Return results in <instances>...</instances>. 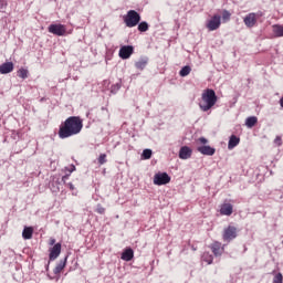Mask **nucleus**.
<instances>
[{"instance_id": "nucleus-1", "label": "nucleus", "mask_w": 283, "mask_h": 283, "mask_svg": "<svg viewBox=\"0 0 283 283\" xmlns=\"http://www.w3.org/2000/svg\"><path fill=\"white\" fill-rule=\"evenodd\" d=\"M83 129V119L78 116H71L65 119V122L60 126L59 138L65 139L71 138V136H76L81 134Z\"/></svg>"}, {"instance_id": "nucleus-2", "label": "nucleus", "mask_w": 283, "mask_h": 283, "mask_svg": "<svg viewBox=\"0 0 283 283\" xmlns=\"http://www.w3.org/2000/svg\"><path fill=\"white\" fill-rule=\"evenodd\" d=\"M216 103H218V95H216V91L208 88L201 95L199 108L201 112H209V109H211Z\"/></svg>"}, {"instance_id": "nucleus-3", "label": "nucleus", "mask_w": 283, "mask_h": 283, "mask_svg": "<svg viewBox=\"0 0 283 283\" xmlns=\"http://www.w3.org/2000/svg\"><path fill=\"white\" fill-rule=\"evenodd\" d=\"M124 23L126 28H136L140 23V13L136 10H129L126 15H124Z\"/></svg>"}, {"instance_id": "nucleus-4", "label": "nucleus", "mask_w": 283, "mask_h": 283, "mask_svg": "<svg viewBox=\"0 0 283 283\" xmlns=\"http://www.w3.org/2000/svg\"><path fill=\"white\" fill-rule=\"evenodd\" d=\"M260 17H262V12H256V13L255 12H251V13H248L243 18V23L248 28H255V25L258 23V19H260Z\"/></svg>"}, {"instance_id": "nucleus-5", "label": "nucleus", "mask_w": 283, "mask_h": 283, "mask_svg": "<svg viewBox=\"0 0 283 283\" xmlns=\"http://www.w3.org/2000/svg\"><path fill=\"white\" fill-rule=\"evenodd\" d=\"M238 238V228L229 226L223 230L222 239L224 242H231Z\"/></svg>"}, {"instance_id": "nucleus-6", "label": "nucleus", "mask_w": 283, "mask_h": 283, "mask_svg": "<svg viewBox=\"0 0 283 283\" xmlns=\"http://www.w3.org/2000/svg\"><path fill=\"white\" fill-rule=\"evenodd\" d=\"M171 182V177L167 172H157L154 176V185L161 187L163 185H169Z\"/></svg>"}, {"instance_id": "nucleus-7", "label": "nucleus", "mask_w": 283, "mask_h": 283, "mask_svg": "<svg viewBox=\"0 0 283 283\" xmlns=\"http://www.w3.org/2000/svg\"><path fill=\"white\" fill-rule=\"evenodd\" d=\"M221 24H222V17L213 15L210 20L207 21L206 28L209 30V32H213L218 30Z\"/></svg>"}, {"instance_id": "nucleus-8", "label": "nucleus", "mask_w": 283, "mask_h": 283, "mask_svg": "<svg viewBox=\"0 0 283 283\" xmlns=\"http://www.w3.org/2000/svg\"><path fill=\"white\" fill-rule=\"evenodd\" d=\"M49 32L55 36H65L67 29L64 24H51L49 25Z\"/></svg>"}, {"instance_id": "nucleus-9", "label": "nucleus", "mask_w": 283, "mask_h": 283, "mask_svg": "<svg viewBox=\"0 0 283 283\" xmlns=\"http://www.w3.org/2000/svg\"><path fill=\"white\" fill-rule=\"evenodd\" d=\"M134 54V46L132 45H124L119 49V56L123 60L129 59Z\"/></svg>"}, {"instance_id": "nucleus-10", "label": "nucleus", "mask_w": 283, "mask_h": 283, "mask_svg": "<svg viewBox=\"0 0 283 283\" xmlns=\"http://www.w3.org/2000/svg\"><path fill=\"white\" fill-rule=\"evenodd\" d=\"M60 255H61V243H56L51 248L49 258L51 262H54V260H56V258H59Z\"/></svg>"}, {"instance_id": "nucleus-11", "label": "nucleus", "mask_w": 283, "mask_h": 283, "mask_svg": "<svg viewBox=\"0 0 283 283\" xmlns=\"http://www.w3.org/2000/svg\"><path fill=\"white\" fill-rule=\"evenodd\" d=\"M192 150L189 146H182L179 150V158L181 160H189L191 158Z\"/></svg>"}, {"instance_id": "nucleus-12", "label": "nucleus", "mask_w": 283, "mask_h": 283, "mask_svg": "<svg viewBox=\"0 0 283 283\" xmlns=\"http://www.w3.org/2000/svg\"><path fill=\"white\" fill-rule=\"evenodd\" d=\"M197 151L203 156H213V154H216V148L211 146H199L197 147Z\"/></svg>"}, {"instance_id": "nucleus-13", "label": "nucleus", "mask_w": 283, "mask_h": 283, "mask_svg": "<svg viewBox=\"0 0 283 283\" xmlns=\"http://www.w3.org/2000/svg\"><path fill=\"white\" fill-rule=\"evenodd\" d=\"M14 70V63L12 62H6L0 65V74H10V72H13Z\"/></svg>"}, {"instance_id": "nucleus-14", "label": "nucleus", "mask_w": 283, "mask_h": 283, "mask_svg": "<svg viewBox=\"0 0 283 283\" xmlns=\"http://www.w3.org/2000/svg\"><path fill=\"white\" fill-rule=\"evenodd\" d=\"M122 260H124V262H132V260H134V250L132 248L124 250L122 253Z\"/></svg>"}, {"instance_id": "nucleus-15", "label": "nucleus", "mask_w": 283, "mask_h": 283, "mask_svg": "<svg viewBox=\"0 0 283 283\" xmlns=\"http://www.w3.org/2000/svg\"><path fill=\"white\" fill-rule=\"evenodd\" d=\"M221 216H231L233 213V205L231 203H223L220 208Z\"/></svg>"}, {"instance_id": "nucleus-16", "label": "nucleus", "mask_w": 283, "mask_h": 283, "mask_svg": "<svg viewBox=\"0 0 283 283\" xmlns=\"http://www.w3.org/2000/svg\"><path fill=\"white\" fill-rule=\"evenodd\" d=\"M67 264V256L63 260H61L57 265L54 268L53 273L54 275H59L61 271L65 269V265Z\"/></svg>"}, {"instance_id": "nucleus-17", "label": "nucleus", "mask_w": 283, "mask_h": 283, "mask_svg": "<svg viewBox=\"0 0 283 283\" xmlns=\"http://www.w3.org/2000/svg\"><path fill=\"white\" fill-rule=\"evenodd\" d=\"M240 145V139L235 135H231L229 143H228V149H235Z\"/></svg>"}, {"instance_id": "nucleus-18", "label": "nucleus", "mask_w": 283, "mask_h": 283, "mask_svg": "<svg viewBox=\"0 0 283 283\" xmlns=\"http://www.w3.org/2000/svg\"><path fill=\"white\" fill-rule=\"evenodd\" d=\"M33 233H34V229H32V227H24L22 231L23 240H32Z\"/></svg>"}, {"instance_id": "nucleus-19", "label": "nucleus", "mask_w": 283, "mask_h": 283, "mask_svg": "<svg viewBox=\"0 0 283 283\" xmlns=\"http://www.w3.org/2000/svg\"><path fill=\"white\" fill-rule=\"evenodd\" d=\"M258 125V117L255 116H250L245 119V126L251 129Z\"/></svg>"}, {"instance_id": "nucleus-20", "label": "nucleus", "mask_w": 283, "mask_h": 283, "mask_svg": "<svg viewBox=\"0 0 283 283\" xmlns=\"http://www.w3.org/2000/svg\"><path fill=\"white\" fill-rule=\"evenodd\" d=\"M272 30H273L274 36H276V38L283 36V25L282 24H274L272 27Z\"/></svg>"}, {"instance_id": "nucleus-21", "label": "nucleus", "mask_w": 283, "mask_h": 283, "mask_svg": "<svg viewBox=\"0 0 283 283\" xmlns=\"http://www.w3.org/2000/svg\"><path fill=\"white\" fill-rule=\"evenodd\" d=\"M212 253L218 256V255H222V245L219 242H216L212 244Z\"/></svg>"}, {"instance_id": "nucleus-22", "label": "nucleus", "mask_w": 283, "mask_h": 283, "mask_svg": "<svg viewBox=\"0 0 283 283\" xmlns=\"http://www.w3.org/2000/svg\"><path fill=\"white\" fill-rule=\"evenodd\" d=\"M135 67L137 70H144L145 67H147V59L145 57L139 59V61L135 63Z\"/></svg>"}, {"instance_id": "nucleus-23", "label": "nucleus", "mask_w": 283, "mask_h": 283, "mask_svg": "<svg viewBox=\"0 0 283 283\" xmlns=\"http://www.w3.org/2000/svg\"><path fill=\"white\" fill-rule=\"evenodd\" d=\"M189 74H191V66L189 65L184 66L179 72V76H182V77L189 76Z\"/></svg>"}, {"instance_id": "nucleus-24", "label": "nucleus", "mask_w": 283, "mask_h": 283, "mask_svg": "<svg viewBox=\"0 0 283 283\" xmlns=\"http://www.w3.org/2000/svg\"><path fill=\"white\" fill-rule=\"evenodd\" d=\"M149 30V23L143 21L138 23V31L139 32H147Z\"/></svg>"}, {"instance_id": "nucleus-25", "label": "nucleus", "mask_w": 283, "mask_h": 283, "mask_svg": "<svg viewBox=\"0 0 283 283\" xmlns=\"http://www.w3.org/2000/svg\"><path fill=\"white\" fill-rule=\"evenodd\" d=\"M18 76H19V78H23V80L28 78V70L27 69H20L18 71Z\"/></svg>"}, {"instance_id": "nucleus-26", "label": "nucleus", "mask_w": 283, "mask_h": 283, "mask_svg": "<svg viewBox=\"0 0 283 283\" xmlns=\"http://www.w3.org/2000/svg\"><path fill=\"white\" fill-rule=\"evenodd\" d=\"M151 149H144L142 156L144 160H149V158H151Z\"/></svg>"}, {"instance_id": "nucleus-27", "label": "nucleus", "mask_w": 283, "mask_h": 283, "mask_svg": "<svg viewBox=\"0 0 283 283\" xmlns=\"http://www.w3.org/2000/svg\"><path fill=\"white\" fill-rule=\"evenodd\" d=\"M273 283H283L282 273L279 272L277 274L274 275Z\"/></svg>"}, {"instance_id": "nucleus-28", "label": "nucleus", "mask_w": 283, "mask_h": 283, "mask_svg": "<svg viewBox=\"0 0 283 283\" xmlns=\"http://www.w3.org/2000/svg\"><path fill=\"white\" fill-rule=\"evenodd\" d=\"M99 165H105L107 163V155L101 154L98 157Z\"/></svg>"}, {"instance_id": "nucleus-29", "label": "nucleus", "mask_w": 283, "mask_h": 283, "mask_svg": "<svg viewBox=\"0 0 283 283\" xmlns=\"http://www.w3.org/2000/svg\"><path fill=\"white\" fill-rule=\"evenodd\" d=\"M6 8H8V1L0 0V12H6Z\"/></svg>"}, {"instance_id": "nucleus-30", "label": "nucleus", "mask_w": 283, "mask_h": 283, "mask_svg": "<svg viewBox=\"0 0 283 283\" xmlns=\"http://www.w3.org/2000/svg\"><path fill=\"white\" fill-rule=\"evenodd\" d=\"M203 260L205 262H208V264H212L213 263V256L209 255V254H203Z\"/></svg>"}, {"instance_id": "nucleus-31", "label": "nucleus", "mask_w": 283, "mask_h": 283, "mask_svg": "<svg viewBox=\"0 0 283 283\" xmlns=\"http://www.w3.org/2000/svg\"><path fill=\"white\" fill-rule=\"evenodd\" d=\"M118 90H120V84H115V85H112V87H111L112 94H116V92H118Z\"/></svg>"}, {"instance_id": "nucleus-32", "label": "nucleus", "mask_w": 283, "mask_h": 283, "mask_svg": "<svg viewBox=\"0 0 283 283\" xmlns=\"http://www.w3.org/2000/svg\"><path fill=\"white\" fill-rule=\"evenodd\" d=\"M274 145H277V147H281V145H282V136H276L275 137Z\"/></svg>"}, {"instance_id": "nucleus-33", "label": "nucleus", "mask_w": 283, "mask_h": 283, "mask_svg": "<svg viewBox=\"0 0 283 283\" xmlns=\"http://www.w3.org/2000/svg\"><path fill=\"white\" fill-rule=\"evenodd\" d=\"M222 19L230 20L231 19V13L229 11L224 10L223 14H222Z\"/></svg>"}, {"instance_id": "nucleus-34", "label": "nucleus", "mask_w": 283, "mask_h": 283, "mask_svg": "<svg viewBox=\"0 0 283 283\" xmlns=\"http://www.w3.org/2000/svg\"><path fill=\"white\" fill-rule=\"evenodd\" d=\"M97 213H99L101 216H103V213H105V208H103V206L98 205L96 208Z\"/></svg>"}, {"instance_id": "nucleus-35", "label": "nucleus", "mask_w": 283, "mask_h": 283, "mask_svg": "<svg viewBox=\"0 0 283 283\" xmlns=\"http://www.w3.org/2000/svg\"><path fill=\"white\" fill-rule=\"evenodd\" d=\"M199 143H201V145H207V143H209V140L205 137H200Z\"/></svg>"}, {"instance_id": "nucleus-36", "label": "nucleus", "mask_w": 283, "mask_h": 283, "mask_svg": "<svg viewBox=\"0 0 283 283\" xmlns=\"http://www.w3.org/2000/svg\"><path fill=\"white\" fill-rule=\"evenodd\" d=\"M67 186H69V188L71 189V191H74V184L69 182Z\"/></svg>"}, {"instance_id": "nucleus-37", "label": "nucleus", "mask_w": 283, "mask_h": 283, "mask_svg": "<svg viewBox=\"0 0 283 283\" xmlns=\"http://www.w3.org/2000/svg\"><path fill=\"white\" fill-rule=\"evenodd\" d=\"M67 178H70V176H67V175H66V176H63V177H62V181L65 182V180H67Z\"/></svg>"}, {"instance_id": "nucleus-38", "label": "nucleus", "mask_w": 283, "mask_h": 283, "mask_svg": "<svg viewBox=\"0 0 283 283\" xmlns=\"http://www.w3.org/2000/svg\"><path fill=\"white\" fill-rule=\"evenodd\" d=\"M75 170H76V167L75 166H71L70 172L72 174V171H75Z\"/></svg>"}, {"instance_id": "nucleus-39", "label": "nucleus", "mask_w": 283, "mask_h": 283, "mask_svg": "<svg viewBox=\"0 0 283 283\" xmlns=\"http://www.w3.org/2000/svg\"><path fill=\"white\" fill-rule=\"evenodd\" d=\"M280 105H281V107H283V96L280 99Z\"/></svg>"}, {"instance_id": "nucleus-40", "label": "nucleus", "mask_w": 283, "mask_h": 283, "mask_svg": "<svg viewBox=\"0 0 283 283\" xmlns=\"http://www.w3.org/2000/svg\"><path fill=\"white\" fill-rule=\"evenodd\" d=\"M55 242H56V240H54V239H53V240H51V244H54Z\"/></svg>"}]
</instances>
